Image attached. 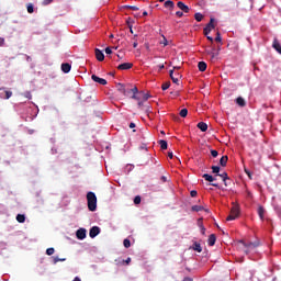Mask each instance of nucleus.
Listing matches in <instances>:
<instances>
[{
  "mask_svg": "<svg viewBox=\"0 0 281 281\" xmlns=\"http://www.w3.org/2000/svg\"><path fill=\"white\" fill-rule=\"evenodd\" d=\"M240 215V206L238 204H233L231 209V214L226 217V221H236Z\"/></svg>",
  "mask_w": 281,
  "mask_h": 281,
  "instance_id": "f03ea898",
  "label": "nucleus"
},
{
  "mask_svg": "<svg viewBox=\"0 0 281 281\" xmlns=\"http://www.w3.org/2000/svg\"><path fill=\"white\" fill-rule=\"evenodd\" d=\"M94 54H95V58H97V60H99V63H102V60H104V53H102V50H100V48H95Z\"/></svg>",
  "mask_w": 281,
  "mask_h": 281,
  "instance_id": "9d476101",
  "label": "nucleus"
},
{
  "mask_svg": "<svg viewBox=\"0 0 281 281\" xmlns=\"http://www.w3.org/2000/svg\"><path fill=\"white\" fill-rule=\"evenodd\" d=\"M87 201H88V210L90 212H95V210H98V196H95V193L89 191L87 193Z\"/></svg>",
  "mask_w": 281,
  "mask_h": 281,
  "instance_id": "f257e3e1",
  "label": "nucleus"
},
{
  "mask_svg": "<svg viewBox=\"0 0 281 281\" xmlns=\"http://www.w3.org/2000/svg\"><path fill=\"white\" fill-rule=\"evenodd\" d=\"M137 45H138V43H137V41H135V42L133 43V47L136 48Z\"/></svg>",
  "mask_w": 281,
  "mask_h": 281,
  "instance_id": "0e129e2a",
  "label": "nucleus"
},
{
  "mask_svg": "<svg viewBox=\"0 0 281 281\" xmlns=\"http://www.w3.org/2000/svg\"><path fill=\"white\" fill-rule=\"evenodd\" d=\"M212 157H218V151L216 149L211 150Z\"/></svg>",
  "mask_w": 281,
  "mask_h": 281,
  "instance_id": "c03bdc74",
  "label": "nucleus"
},
{
  "mask_svg": "<svg viewBox=\"0 0 281 281\" xmlns=\"http://www.w3.org/2000/svg\"><path fill=\"white\" fill-rule=\"evenodd\" d=\"M182 281H194V280L190 277H186Z\"/></svg>",
  "mask_w": 281,
  "mask_h": 281,
  "instance_id": "6e6d98bb",
  "label": "nucleus"
},
{
  "mask_svg": "<svg viewBox=\"0 0 281 281\" xmlns=\"http://www.w3.org/2000/svg\"><path fill=\"white\" fill-rule=\"evenodd\" d=\"M193 250L194 251H198V254H201V251H203V248L201 247V244H199V243H194L193 244Z\"/></svg>",
  "mask_w": 281,
  "mask_h": 281,
  "instance_id": "aec40b11",
  "label": "nucleus"
},
{
  "mask_svg": "<svg viewBox=\"0 0 281 281\" xmlns=\"http://www.w3.org/2000/svg\"><path fill=\"white\" fill-rule=\"evenodd\" d=\"M180 117H188V109H182L179 113Z\"/></svg>",
  "mask_w": 281,
  "mask_h": 281,
  "instance_id": "473e14b6",
  "label": "nucleus"
},
{
  "mask_svg": "<svg viewBox=\"0 0 281 281\" xmlns=\"http://www.w3.org/2000/svg\"><path fill=\"white\" fill-rule=\"evenodd\" d=\"M168 157L169 159H172L175 157V155L172 154V151H168Z\"/></svg>",
  "mask_w": 281,
  "mask_h": 281,
  "instance_id": "864d4df0",
  "label": "nucleus"
},
{
  "mask_svg": "<svg viewBox=\"0 0 281 281\" xmlns=\"http://www.w3.org/2000/svg\"><path fill=\"white\" fill-rule=\"evenodd\" d=\"M16 221H18V223H25V216L23 214H18Z\"/></svg>",
  "mask_w": 281,
  "mask_h": 281,
  "instance_id": "7c9ffc66",
  "label": "nucleus"
},
{
  "mask_svg": "<svg viewBox=\"0 0 281 281\" xmlns=\"http://www.w3.org/2000/svg\"><path fill=\"white\" fill-rule=\"evenodd\" d=\"M190 194H191L192 198H194V196H196L198 192H196L195 190H192V191L190 192Z\"/></svg>",
  "mask_w": 281,
  "mask_h": 281,
  "instance_id": "3c124183",
  "label": "nucleus"
},
{
  "mask_svg": "<svg viewBox=\"0 0 281 281\" xmlns=\"http://www.w3.org/2000/svg\"><path fill=\"white\" fill-rule=\"evenodd\" d=\"M54 2V0H43V5H49V3Z\"/></svg>",
  "mask_w": 281,
  "mask_h": 281,
  "instance_id": "a18cd8bd",
  "label": "nucleus"
},
{
  "mask_svg": "<svg viewBox=\"0 0 281 281\" xmlns=\"http://www.w3.org/2000/svg\"><path fill=\"white\" fill-rule=\"evenodd\" d=\"M131 265V257H128L126 260H123V265Z\"/></svg>",
  "mask_w": 281,
  "mask_h": 281,
  "instance_id": "8fccbe9b",
  "label": "nucleus"
},
{
  "mask_svg": "<svg viewBox=\"0 0 281 281\" xmlns=\"http://www.w3.org/2000/svg\"><path fill=\"white\" fill-rule=\"evenodd\" d=\"M198 128H200V131H202V133H205V131H207V123H205V122L198 123Z\"/></svg>",
  "mask_w": 281,
  "mask_h": 281,
  "instance_id": "2eb2a0df",
  "label": "nucleus"
},
{
  "mask_svg": "<svg viewBox=\"0 0 281 281\" xmlns=\"http://www.w3.org/2000/svg\"><path fill=\"white\" fill-rule=\"evenodd\" d=\"M162 44H164V47H166L168 45V40H166V37H164Z\"/></svg>",
  "mask_w": 281,
  "mask_h": 281,
  "instance_id": "4d7b16f0",
  "label": "nucleus"
},
{
  "mask_svg": "<svg viewBox=\"0 0 281 281\" xmlns=\"http://www.w3.org/2000/svg\"><path fill=\"white\" fill-rule=\"evenodd\" d=\"M130 128H135V123H130Z\"/></svg>",
  "mask_w": 281,
  "mask_h": 281,
  "instance_id": "e2e57ef3",
  "label": "nucleus"
},
{
  "mask_svg": "<svg viewBox=\"0 0 281 281\" xmlns=\"http://www.w3.org/2000/svg\"><path fill=\"white\" fill-rule=\"evenodd\" d=\"M236 104H238V106H247V102L245 101V99L243 97H238L236 99Z\"/></svg>",
  "mask_w": 281,
  "mask_h": 281,
  "instance_id": "4468645a",
  "label": "nucleus"
},
{
  "mask_svg": "<svg viewBox=\"0 0 281 281\" xmlns=\"http://www.w3.org/2000/svg\"><path fill=\"white\" fill-rule=\"evenodd\" d=\"M91 80H93V82H98L99 85H102L103 87L106 85V79L100 78L95 75L91 76Z\"/></svg>",
  "mask_w": 281,
  "mask_h": 281,
  "instance_id": "6e6552de",
  "label": "nucleus"
},
{
  "mask_svg": "<svg viewBox=\"0 0 281 281\" xmlns=\"http://www.w3.org/2000/svg\"><path fill=\"white\" fill-rule=\"evenodd\" d=\"M211 186H213V188H218V183H211Z\"/></svg>",
  "mask_w": 281,
  "mask_h": 281,
  "instance_id": "69168bd1",
  "label": "nucleus"
},
{
  "mask_svg": "<svg viewBox=\"0 0 281 281\" xmlns=\"http://www.w3.org/2000/svg\"><path fill=\"white\" fill-rule=\"evenodd\" d=\"M165 67L166 66L164 64H161V65L158 66V69L161 70V69H165Z\"/></svg>",
  "mask_w": 281,
  "mask_h": 281,
  "instance_id": "052dcab7",
  "label": "nucleus"
},
{
  "mask_svg": "<svg viewBox=\"0 0 281 281\" xmlns=\"http://www.w3.org/2000/svg\"><path fill=\"white\" fill-rule=\"evenodd\" d=\"M159 145L161 150H168V142H166L165 139H160Z\"/></svg>",
  "mask_w": 281,
  "mask_h": 281,
  "instance_id": "6ab92c4d",
  "label": "nucleus"
},
{
  "mask_svg": "<svg viewBox=\"0 0 281 281\" xmlns=\"http://www.w3.org/2000/svg\"><path fill=\"white\" fill-rule=\"evenodd\" d=\"M142 106H144V101L139 100L138 101V108L142 109Z\"/></svg>",
  "mask_w": 281,
  "mask_h": 281,
  "instance_id": "5fc2aeb1",
  "label": "nucleus"
},
{
  "mask_svg": "<svg viewBox=\"0 0 281 281\" xmlns=\"http://www.w3.org/2000/svg\"><path fill=\"white\" fill-rule=\"evenodd\" d=\"M100 234V227L93 226L90 228L89 236L90 238H95Z\"/></svg>",
  "mask_w": 281,
  "mask_h": 281,
  "instance_id": "0eeeda50",
  "label": "nucleus"
},
{
  "mask_svg": "<svg viewBox=\"0 0 281 281\" xmlns=\"http://www.w3.org/2000/svg\"><path fill=\"white\" fill-rule=\"evenodd\" d=\"M201 221H203V220L200 218V220L198 221V225H199L200 229H201V225H203V223H201Z\"/></svg>",
  "mask_w": 281,
  "mask_h": 281,
  "instance_id": "680f3d73",
  "label": "nucleus"
},
{
  "mask_svg": "<svg viewBox=\"0 0 281 281\" xmlns=\"http://www.w3.org/2000/svg\"><path fill=\"white\" fill-rule=\"evenodd\" d=\"M216 43H221V33L217 32L216 37H215Z\"/></svg>",
  "mask_w": 281,
  "mask_h": 281,
  "instance_id": "49530a36",
  "label": "nucleus"
},
{
  "mask_svg": "<svg viewBox=\"0 0 281 281\" xmlns=\"http://www.w3.org/2000/svg\"><path fill=\"white\" fill-rule=\"evenodd\" d=\"M192 212H203V210H205L203 206L201 205H193L191 207Z\"/></svg>",
  "mask_w": 281,
  "mask_h": 281,
  "instance_id": "a878e982",
  "label": "nucleus"
},
{
  "mask_svg": "<svg viewBox=\"0 0 281 281\" xmlns=\"http://www.w3.org/2000/svg\"><path fill=\"white\" fill-rule=\"evenodd\" d=\"M143 16H148V12H147V11H144V12H143Z\"/></svg>",
  "mask_w": 281,
  "mask_h": 281,
  "instance_id": "338daca9",
  "label": "nucleus"
},
{
  "mask_svg": "<svg viewBox=\"0 0 281 281\" xmlns=\"http://www.w3.org/2000/svg\"><path fill=\"white\" fill-rule=\"evenodd\" d=\"M53 260H54V265L58 263V262H65V258H58V257H53Z\"/></svg>",
  "mask_w": 281,
  "mask_h": 281,
  "instance_id": "f704fd0d",
  "label": "nucleus"
},
{
  "mask_svg": "<svg viewBox=\"0 0 281 281\" xmlns=\"http://www.w3.org/2000/svg\"><path fill=\"white\" fill-rule=\"evenodd\" d=\"M211 170H212L213 175H218L221 172V167L212 166Z\"/></svg>",
  "mask_w": 281,
  "mask_h": 281,
  "instance_id": "c85d7f7f",
  "label": "nucleus"
},
{
  "mask_svg": "<svg viewBox=\"0 0 281 281\" xmlns=\"http://www.w3.org/2000/svg\"><path fill=\"white\" fill-rule=\"evenodd\" d=\"M132 100H137V101L142 100V94H139V93H133Z\"/></svg>",
  "mask_w": 281,
  "mask_h": 281,
  "instance_id": "e433bc0d",
  "label": "nucleus"
},
{
  "mask_svg": "<svg viewBox=\"0 0 281 281\" xmlns=\"http://www.w3.org/2000/svg\"><path fill=\"white\" fill-rule=\"evenodd\" d=\"M4 97H2L4 100H10L12 98V91L10 90H4Z\"/></svg>",
  "mask_w": 281,
  "mask_h": 281,
  "instance_id": "c756f323",
  "label": "nucleus"
},
{
  "mask_svg": "<svg viewBox=\"0 0 281 281\" xmlns=\"http://www.w3.org/2000/svg\"><path fill=\"white\" fill-rule=\"evenodd\" d=\"M131 93H139V89H137V87H131L127 85V87H125V91L123 92V95H131Z\"/></svg>",
  "mask_w": 281,
  "mask_h": 281,
  "instance_id": "20e7f679",
  "label": "nucleus"
},
{
  "mask_svg": "<svg viewBox=\"0 0 281 281\" xmlns=\"http://www.w3.org/2000/svg\"><path fill=\"white\" fill-rule=\"evenodd\" d=\"M201 234H202V236H205V226H203V225H201Z\"/></svg>",
  "mask_w": 281,
  "mask_h": 281,
  "instance_id": "09e8293b",
  "label": "nucleus"
},
{
  "mask_svg": "<svg viewBox=\"0 0 281 281\" xmlns=\"http://www.w3.org/2000/svg\"><path fill=\"white\" fill-rule=\"evenodd\" d=\"M169 76L175 85H179V79L181 78V74L179 72L175 74V70H170Z\"/></svg>",
  "mask_w": 281,
  "mask_h": 281,
  "instance_id": "39448f33",
  "label": "nucleus"
},
{
  "mask_svg": "<svg viewBox=\"0 0 281 281\" xmlns=\"http://www.w3.org/2000/svg\"><path fill=\"white\" fill-rule=\"evenodd\" d=\"M206 27H211V30H214V18L210 19V23L206 25Z\"/></svg>",
  "mask_w": 281,
  "mask_h": 281,
  "instance_id": "58836bf2",
  "label": "nucleus"
},
{
  "mask_svg": "<svg viewBox=\"0 0 281 281\" xmlns=\"http://www.w3.org/2000/svg\"><path fill=\"white\" fill-rule=\"evenodd\" d=\"M140 95V100H143V102H146L148 100V98H150V94L148 93H144V92H138Z\"/></svg>",
  "mask_w": 281,
  "mask_h": 281,
  "instance_id": "bb28decb",
  "label": "nucleus"
},
{
  "mask_svg": "<svg viewBox=\"0 0 281 281\" xmlns=\"http://www.w3.org/2000/svg\"><path fill=\"white\" fill-rule=\"evenodd\" d=\"M203 32H204V36H207L210 32H212V29L209 26H205Z\"/></svg>",
  "mask_w": 281,
  "mask_h": 281,
  "instance_id": "a19ab883",
  "label": "nucleus"
},
{
  "mask_svg": "<svg viewBox=\"0 0 281 281\" xmlns=\"http://www.w3.org/2000/svg\"><path fill=\"white\" fill-rule=\"evenodd\" d=\"M206 54L211 57V60H214V58H216V56H218V53H215L214 48L211 50H206Z\"/></svg>",
  "mask_w": 281,
  "mask_h": 281,
  "instance_id": "412c9836",
  "label": "nucleus"
},
{
  "mask_svg": "<svg viewBox=\"0 0 281 281\" xmlns=\"http://www.w3.org/2000/svg\"><path fill=\"white\" fill-rule=\"evenodd\" d=\"M54 248H48L47 250H46V255L47 256H54Z\"/></svg>",
  "mask_w": 281,
  "mask_h": 281,
  "instance_id": "79ce46f5",
  "label": "nucleus"
},
{
  "mask_svg": "<svg viewBox=\"0 0 281 281\" xmlns=\"http://www.w3.org/2000/svg\"><path fill=\"white\" fill-rule=\"evenodd\" d=\"M176 15H178L179 19H181V16H183V12L182 11H178V12H176Z\"/></svg>",
  "mask_w": 281,
  "mask_h": 281,
  "instance_id": "603ef678",
  "label": "nucleus"
},
{
  "mask_svg": "<svg viewBox=\"0 0 281 281\" xmlns=\"http://www.w3.org/2000/svg\"><path fill=\"white\" fill-rule=\"evenodd\" d=\"M209 245H210V247H214V245H216V235H214V234L210 235Z\"/></svg>",
  "mask_w": 281,
  "mask_h": 281,
  "instance_id": "ddd939ff",
  "label": "nucleus"
},
{
  "mask_svg": "<svg viewBox=\"0 0 281 281\" xmlns=\"http://www.w3.org/2000/svg\"><path fill=\"white\" fill-rule=\"evenodd\" d=\"M126 87L127 86H124L122 83H117L116 89H117V91H120V93H124L126 91Z\"/></svg>",
  "mask_w": 281,
  "mask_h": 281,
  "instance_id": "393cba45",
  "label": "nucleus"
},
{
  "mask_svg": "<svg viewBox=\"0 0 281 281\" xmlns=\"http://www.w3.org/2000/svg\"><path fill=\"white\" fill-rule=\"evenodd\" d=\"M165 8H169V10H175V2H172L171 0H167L165 2Z\"/></svg>",
  "mask_w": 281,
  "mask_h": 281,
  "instance_id": "4be33fe9",
  "label": "nucleus"
},
{
  "mask_svg": "<svg viewBox=\"0 0 281 281\" xmlns=\"http://www.w3.org/2000/svg\"><path fill=\"white\" fill-rule=\"evenodd\" d=\"M217 176L221 177L222 180L224 181V184L227 186V181H229V176H227V172H223Z\"/></svg>",
  "mask_w": 281,
  "mask_h": 281,
  "instance_id": "a211bd4d",
  "label": "nucleus"
},
{
  "mask_svg": "<svg viewBox=\"0 0 281 281\" xmlns=\"http://www.w3.org/2000/svg\"><path fill=\"white\" fill-rule=\"evenodd\" d=\"M241 245H244V247H246L245 252L249 254L250 249H256V247H258V243H245V240H240L239 241Z\"/></svg>",
  "mask_w": 281,
  "mask_h": 281,
  "instance_id": "7ed1b4c3",
  "label": "nucleus"
},
{
  "mask_svg": "<svg viewBox=\"0 0 281 281\" xmlns=\"http://www.w3.org/2000/svg\"><path fill=\"white\" fill-rule=\"evenodd\" d=\"M61 71H64V74H69L71 71V65L69 63L61 64Z\"/></svg>",
  "mask_w": 281,
  "mask_h": 281,
  "instance_id": "f8f14e48",
  "label": "nucleus"
},
{
  "mask_svg": "<svg viewBox=\"0 0 281 281\" xmlns=\"http://www.w3.org/2000/svg\"><path fill=\"white\" fill-rule=\"evenodd\" d=\"M206 38H207V41H210L211 43H214V38H213L212 36H207V35H206Z\"/></svg>",
  "mask_w": 281,
  "mask_h": 281,
  "instance_id": "13d9d810",
  "label": "nucleus"
},
{
  "mask_svg": "<svg viewBox=\"0 0 281 281\" xmlns=\"http://www.w3.org/2000/svg\"><path fill=\"white\" fill-rule=\"evenodd\" d=\"M203 179H205V181H209L210 183H212V181H215V179L210 175V173H204Z\"/></svg>",
  "mask_w": 281,
  "mask_h": 281,
  "instance_id": "b1692460",
  "label": "nucleus"
},
{
  "mask_svg": "<svg viewBox=\"0 0 281 281\" xmlns=\"http://www.w3.org/2000/svg\"><path fill=\"white\" fill-rule=\"evenodd\" d=\"M161 89L162 91H167V89H170V81L162 83Z\"/></svg>",
  "mask_w": 281,
  "mask_h": 281,
  "instance_id": "72a5a7b5",
  "label": "nucleus"
},
{
  "mask_svg": "<svg viewBox=\"0 0 281 281\" xmlns=\"http://www.w3.org/2000/svg\"><path fill=\"white\" fill-rule=\"evenodd\" d=\"M4 43H5V40L1 37L0 38V46H2Z\"/></svg>",
  "mask_w": 281,
  "mask_h": 281,
  "instance_id": "bf43d9fd",
  "label": "nucleus"
},
{
  "mask_svg": "<svg viewBox=\"0 0 281 281\" xmlns=\"http://www.w3.org/2000/svg\"><path fill=\"white\" fill-rule=\"evenodd\" d=\"M26 10L29 14H34V4L32 3L26 4Z\"/></svg>",
  "mask_w": 281,
  "mask_h": 281,
  "instance_id": "cd10ccee",
  "label": "nucleus"
},
{
  "mask_svg": "<svg viewBox=\"0 0 281 281\" xmlns=\"http://www.w3.org/2000/svg\"><path fill=\"white\" fill-rule=\"evenodd\" d=\"M258 214H259V218H261V221H265V207L259 206Z\"/></svg>",
  "mask_w": 281,
  "mask_h": 281,
  "instance_id": "5701e85b",
  "label": "nucleus"
},
{
  "mask_svg": "<svg viewBox=\"0 0 281 281\" xmlns=\"http://www.w3.org/2000/svg\"><path fill=\"white\" fill-rule=\"evenodd\" d=\"M228 160H229V157L222 156V158L220 159V165L222 166V168H225V166H227Z\"/></svg>",
  "mask_w": 281,
  "mask_h": 281,
  "instance_id": "dca6fc26",
  "label": "nucleus"
},
{
  "mask_svg": "<svg viewBox=\"0 0 281 281\" xmlns=\"http://www.w3.org/2000/svg\"><path fill=\"white\" fill-rule=\"evenodd\" d=\"M161 181H164L166 183V176L161 177Z\"/></svg>",
  "mask_w": 281,
  "mask_h": 281,
  "instance_id": "774afa93",
  "label": "nucleus"
},
{
  "mask_svg": "<svg viewBox=\"0 0 281 281\" xmlns=\"http://www.w3.org/2000/svg\"><path fill=\"white\" fill-rule=\"evenodd\" d=\"M117 69H120L121 71L133 69V63H123L117 66Z\"/></svg>",
  "mask_w": 281,
  "mask_h": 281,
  "instance_id": "1a4fd4ad",
  "label": "nucleus"
},
{
  "mask_svg": "<svg viewBox=\"0 0 281 281\" xmlns=\"http://www.w3.org/2000/svg\"><path fill=\"white\" fill-rule=\"evenodd\" d=\"M194 19L198 21V23H201V21H203V15L201 13H195Z\"/></svg>",
  "mask_w": 281,
  "mask_h": 281,
  "instance_id": "2f4dec72",
  "label": "nucleus"
},
{
  "mask_svg": "<svg viewBox=\"0 0 281 281\" xmlns=\"http://www.w3.org/2000/svg\"><path fill=\"white\" fill-rule=\"evenodd\" d=\"M134 203H135V205H139V203H142V196L136 195V196L134 198Z\"/></svg>",
  "mask_w": 281,
  "mask_h": 281,
  "instance_id": "4c0bfd02",
  "label": "nucleus"
},
{
  "mask_svg": "<svg viewBox=\"0 0 281 281\" xmlns=\"http://www.w3.org/2000/svg\"><path fill=\"white\" fill-rule=\"evenodd\" d=\"M123 245H124L125 249H128V247H131V239H124Z\"/></svg>",
  "mask_w": 281,
  "mask_h": 281,
  "instance_id": "c9c22d12",
  "label": "nucleus"
},
{
  "mask_svg": "<svg viewBox=\"0 0 281 281\" xmlns=\"http://www.w3.org/2000/svg\"><path fill=\"white\" fill-rule=\"evenodd\" d=\"M105 54H108V55L113 54V50L111 49V47L105 48Z\"/></svg>",
  "mask_w": 281,
  "mask_h": 281,
  "instance_id": "de8ad7c7",
  "label": "nucleus"
},
{
  "mask_svg": "<svg viewBox=\"0 0 281 281\" xmlns=\"http://www.w3.org/2000/svg\"><path fill=\"white\" fill-rule=\"evenodd\" d=\"M125 8H127L128 10H133L134 12H137L139 10V8L135 5H125Z\"/></svg>",
  "mask_w": 281,
  "mask_h": 281,
  "instance_id": "ea45409f",
  "label": "nucleus"
},
{
  "mask_svg": "<svg viewBox=\"0 0 281 281\" xmlns=\"http://www.w3.org/2000/svg\"><path fill=\"white\" fill-rule=\"evenodd\" d=\"M24 98H27V100H32V92L30 91L24 92Z\"/></svg>",
  "mask_w": 281,
  "mask_h": 281,
  "instance_id": "37998d69",
  "label": "nucleus"
},
{
  "mask_svg": "<svg viewBox=\"0 0 281 281\" xmlns=\"http://www.w3.org/2000/svg\"><path fill=\"white\" fill-rule=\"evenodd\" d=\"M76 236L78 238V240H85L87 238V229L85 228H79L77 232H76Z\"/></svg>",
  "mask_w": 281,
  "mask_h": 281,
  "instance_id": "423d86ee",
  "label": "nucleus"
},
{
  "mask_svg": "<svg viewBox=\"0 0 281 281\" xmlns=\"http://www.w3.org/2000/svg\"><path fill=\"white\" fill-rule=\"evenodd\" d=\"M177 5L179 10H181L182 12H186V13L190 12V7H188L186 3L179 1Z\"/></svg>",
  "mask_w": 281,
  "mask_h": 281,
  "instance_id": "9b49d317",
  "label": "nucleus"
},
{
  "mask_svg": "<svg viewBox=\"0 0 281 281\" xmlns=\"http://www.w3.org/2000/svg\"><path fill=\"white\" fill-rule=\"evenodd\" d=\"M198 69L199 71H205V69H207V64L205 61H200L198 64Z\"/></svg>",
  "mask_w": 281,
  "mask_h": 281,
  "instance_id": "f3484780",
  "label": "nucleus"
}]
</instances>
